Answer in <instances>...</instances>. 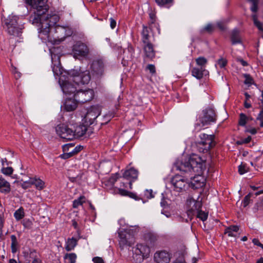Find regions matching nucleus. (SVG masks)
I'll use <instances>...</instances> for the list:
<instances>
[{"mask_svg":"<svg viewBox=\"0 0 263 263\" xmlns=\"http://www.w3.org/2000/svg\"><path fill=\"white\" fill-rule=\"evenodd\" d=\"M0 161L1 162L2 167H4L6 166H9L10 164H12V162L8 161L6 157H4V158L1 157Z\"/></svg>","mask_w":263,"mask_h":263,"instance_id":"864d4df0","label":"nucleus"},{"mask_svg":"<svg viewBox=\"0 0 263 263\" xmlns=\"http://www.w3.org/2000/svg\"><path fill=\"white\" fill-rule=\"evenodd\" d=\"M261 110L257 117V120H259L261 122L263 121V105H260Z\"/></svg>","mask_w":263,"mask_h":263,"instance_id":"bf43d9fd","label":"nucleus"},{"mask_svg":"<svg viewBox=\"0 0 263 263\" xmlns=\"http://www.w3.org/2000/svg\"><path fill=\"white\" fill-rule=\"evenodd\" d=\"M1 172L5 175L10 176L13 172V168L8 166L2 167Z\"/></svg>","mask_w":263,"mask_h":263,"instance_id":"a19ab883","label":"nucleus"},{"mask_svg":"<svg viewBox=\"0 0 263 263\" xmlns=\"http://www.w3.org/2000/svg\"><path fill=\"white\" fill-rule=\"evenodd\" d=\"M196 63L198 67H202L205 69L206 65L207 64V60L203 57H200L197 58L196 60Z\"/></svg>","mask_w":263,"mask_h":263,"instance_id":"4c0bfd02","label":"nucleus"},{"mask_svg":"<svg viewBox=\"0 0 263 263\" xmlns=\"http://www.w3.org/2000/svg\"><path fill=\"white\" fill-rule=\"evenodd\" d=\"M11 243V249L12 253H15L19 248L18 242L15 235H11L10 236Z\"/></svg>","mask_w":263,"mask_h":263,"instance_id":"c85d7f7f","label":"nucleus"},{"mask_svg":"<svg viewBox=\"0 0 263 263\" xmlns=\"http://www.w3.org/2000/svg\"><path fill=\"white\" fill-rule=\"evenodd\" d=\"M251 3V10L253 12H256L258 10V0H248Z\"/></svg>","mask_w":263,"mask_h":263,"instance_id":"a18cd8bd","label":"nucleus"},{"mask_svg":"<svg viewBox=\"0 0 263 263\" xmlns=\"http://www.w3.org/2000/svg\"><path fill=\"white\" fill-rule=\"evenodd\" d=\"M252 18H253V20L255 25L258 28V29L260 31H263L262 24L261 22H260L259 21H258L257 20V15L256 14H253Z\"/></svg>","mask_w":263,"mask_h":263,"instance_id":"c03bdc74","label":"nucleus"},{"mask_svg":"<svg viewBox=\"0 0 263 263\" xmlns=\"http://www.w3.org/2000/svg\"><path fill=\"white\" fill-rule=\"evenodd\" d=\"M171 258V254L166 251H157L154 254V259L157 263H168Z\"/></svg>","mask_w":263,"mask_h":263,"instance_id":"a211bd4d","label":"nucleus"},{"mask_svg":"<svg viewBox=\"0 0 263 263\" xmlns=\"http://www.w3.org/2000/svg\"><path fill=\"white\" fill-rule=\"evenodd\" d=\"M99 115V110L97 108L92 107L88 110L84 118V120L87 124L92 125Z\"/></svg>","mask_w":263,"mask_h":263,"instance_id":"f3484780","label":"nucleus"},{"mask_svg":"<svg viewBox=\"0 0 263 263\" xmlns=\"http://www.w3.org/2000/svg\"><path fill=\"white\" fill-rule=\"evenodd\" d=\"M146 70H148L152 74H155L156 68L155 66L153 64H148L146 67Z\"/></svg>","mask_w":263,"mask_h":263,"instance_id":"6e6d98bb","label":"nucleus"},{"mask_svg":"<svg viewBox=\"0 0 263 263\" xmlns=\"http://www.w3.org/2000/svg\"><path fill=\"white\" fill-rule=\"evenodd\" d=\"M133 251L136 255L141 256L142 259L148 258L151 252L149 247L143 243L137 244Z\"/></svg>","mask_w":263,"mask_h":263,"instance_id":"2eb2a0df","label":"nucleus"},{"mask_svg":"<svg viewBox=\"0 0 263 263\" xmlns=\"http://www.w3.org/2000/svg\"><path fill=\"white\" fill-rule=\"evenodd\" d=\"M199 138L200 140L197 142L196 146L200 153H208L215 145L214 135L201 133L199 135Z\"/></svg>","mask_w":263,"mask_h":263,"instance_id":"39448f33","label":"nucleus"},{"mask_svg":"<svg viewBox=\"0 0 263 263\" xmlns=\"http://www.w3.org/2000/svg\"><path fill=\"white\" fill-rule=\"evenodd\" d=\"M149 16L150 18L149 23H151L152 22H156V14L154 12H151L149 13Z\"/></svg>","mask_w":263,"mask_h":263,"instance_id":"e2e57ef3","label":"nucleus"},{"mask_svg":"<svg viewBox=\"0 0 263 263\" xmlns=\"http://www.w3.org/2000/svg\"><path fill=\"white\" fill-rule=\"evenodd\" d=\"M149 28L153 32V33H156L155 31V29L158 34L160 33V26L156 22H152L151 23H149Z\"/></svg>","mask_w":263,"mask_h":263,"instance_id":"79ce46f5","label":"nucleus"},{"mask_svg":"<svg viewBox=\"0 0 263 263\" xmlns=\"http://www.w3.org/2000/svg\"><path fill=\"white\" fill-rule=\"evenodd\" d=\"M85 197L84 196H80L78 199L73 200L72 203V207L73 208H78L80 205H82L85 202Z\"/></svg>","mask_w":263,"mask_h":263,"instance_id":"c9c22d12","label":"nucleus"},{"mask_svg":"<svg viewBox=\"0 0 263 263\" xmlns=\"http://www.w3.org/2000/svg\"><path fill=\"white\" fill-rule=\"evenodd\" d=\"M135 54V50L131 46H128L123 51V61L124 62L132 61Z\"/></svg>","mask_w":263,"mask_h":263,"instance_id":"4be33fe9","label":"nucleus"},{"mask_svg":"<svg viewBox=\"0 0 263 263\" xmlns=\"http://www.w3.org/2000/svg\"><path fill=\"white\" fill-rule=\"evenodd\" d=\"M82 149V147L81 146H76V147L73 148V149L71 151L72 152V153L73 154V155H74L76 154H77L78 152L81 151Z\"/></svg>","mask_w":263,"mask_h":263,"instance_id":"774afa93","label":"nucleus"},{"mask_svg":"<svg viewBox=\"0 0 263 263\" xmlns=\"http://www.w3.org/2000/svg\"><path fill=\"white\" fill-rule=\"evenodd\" d=\"M251 193H249V194H248L247 195H246L243 201H242V204H243V207H246L249 203L250 202V199L251 198Z\"/></svg>","mask_w":263,"mask_h":263,"instance_id":"5fc2aeb1","label":"nucleus"},{"mask_svg":"<svg viewBox=\"0 0 263 263\" xmlns=\"http://www.w3.org/2000/svg\"><path fill=\"white\" fill-rule=\"evenodd\" d=\"M114 117V114L113 112H109L108 114H106L105 115H104V122L103 123H101V124L102 125V124H106L107 123H108L112 118H113Z\"/></svg>","mask_w":263,"mask_h":263,"instance_id":"3c124183","label":"nucleus"},{"mask_svg":"<svg viewBox=\"0 0 263 263\" xmlns=\"http://www.w3.org/2000/svg\"><path fill=\"white\" fill-rule=\"evenodd\" d=\"M248 171V168L246 166V164L241 163L238 166V172L240 175H242Z\"/></svg>","mask_w":263,"mask_h":263,"instance_id":"8fccbe9b","label":"nucleus"},{"mask_svg":"<svg viewBox=\"0 0 263 263\" xmlns=\"http://www.w3.org/2000/svg\"><path fill=\"white\" fill-rule=\"evenodd\" d=\"M196 213L197 214V217L202 221H204L207 219L208 216V212H205L199 209Z\"/></svg>","mask_w":263,"mask_h":263,"instance_id":"ea45409f","label":"nucleus"},{"mask_svg":"<svg viewBox=\"0 0 263 263\" xmlns=\"http://www.w3.org/2000/svg\"><path fill=\"white\" fill-rule=\"evenodd\" d=\"M72 52L74 57H85L88 55L89 49L85 44L79 41L73 46Z\"/></svg>","mask_w":263,"mask_h":263,"instance_id":"f8f14e48","label":"nucleus"},{"mask_svg":"<svg viewBox=\"0 0 263 263\" xmlns=\"http://www.w3.org/2000/svg\"><path fill=\"white\" fill-rule=\"evenodd\" d=\"M238 230L239 227L237 226H231L226 229L224 233L227 234L229 236L233 237L235 236L234 233L237 232Z\"/></svg>","mask_w":263,"mask_h":263,"instance_id":"72a5a7b5","label":"nucleus"},{"mask_svg":"<svg viewBox=\"0 0 263 263\" xmlns=\"http://www.w3.org/2000/svg\"><path fill=\"white\" fill-rule=\"evenodd\" d=\"M11 191L10 184L3 177H0V192L7 194Z\"/></svg>","mask_w":263,"mask_h":263,"instance_id":"393cba45","label":"nucleus"},{"mask_svg":"<svg viewBox=\"0 0 263 263\" xmlns=\"http://www.w3.org/2000/svg\"><path fill=\"white\" fill-rule=\"evenodd\" d=\"M231 41L232 45H235L241 43L239 32L238 30L234 29L233 30L231 35Z\"/></svg>","mask_w":263,"mask_h":263,"instance_id":"cd10ccee","label":"nucleus"},{"mask_svg":"<svg viewBox=\"0 0 263 263\" xmlns=\"http://www.w3.org/2000/svg\"><path fill=\"white\" fill-rule=\"evenodd\" d=\"M119 237V245L121 250L127 247H131L135 243V238L133 231L130 230H124L118 233Z\"/></svg>","mask_w":263,"mask_h":263,"instance_id":"0eeeda50","label":"nucleus"},{"mask_svg":"<svg viewBox=\"0 0 263 263\" xmlns=\"http://www.w3.org/2000/svg\"><path fill=\"white\" fill-rule=\"evenodd\" d=\"M138 176V171L135 168L132 167L129 170L125 171L123 174V177L125 179L129 180L128 184L129 188L132 189V181L136 180Z\"/></svg>","mask_w":263,"mask_h":263,"instance_id":"aec40b11","label":"nucleus"},{"mask_svg":"<svg viewBox=\"0 0 263 263\" xmlns=\"http://www.w3.org/2000/svg\"><path fill=\"white\" fill-rule=\"evenodd\" d=\"M157 4L161 7L170 8L174 4V0H155Z\"/></svg>","mask_w":263,"mask_h":263,"instance_id":"2f4dec72","label":"nucleus"},{"mask_svg":"<svg viewBox=\"0 0 263 263\" xmlns=\"http://www.w3.org/2000/svg\"><path fill=\"white\" fill-rule=\"evenodd\" d=\"M47 1L48 0H25L26 4L35 10L33 13L29 16V21L32 24L40 25V33H43V29H41V27L42 23L44 22L45 13L49 8Z\"/></svg>","mask_w":263,"mask_h":263,"instance_id":"7ed1b4c3","label":"nucleus"},{"mask_svg":"<svg viewBox=\"0 0 263 263\" xmlns=\"http://www.w3.org/2000/svg\"><path fill=\"white\" fill-rule=\"evenodd\" d=\"M70 124V122L69 124H60L55 127L56 133L61 138L67 141L73 139L72 128L69 127Z\"/></svg>","mask_w":263,"mask_h":263,"instance_id":"6e6552de","label":"nucleus"},{"mask_svg":"<svg viewBox=\"0 0 263 263\" xmlns=\"http://www.w3.org/2000/svg\"><path fill=\"white\" fill-rule=\"evenodd\" d=\"M78 103L74 98H67L64 103V108L67 111H73L77 108Z\"/></svg>","mask_w":263,"mask_h":263,"instance_id":"412c9836","label":"nucleus"},{"mask_svg":"<svg viewBox=\"0 0 263 263\" xmlns=\"http://www.w3.org/2000/svg\"><path fill=\"white\" fill-rule=\"evenodd\" d=\"M110 26L111 29H114L116 26V21L112 18H109Z\"/></svg>","mask_w":263,"mask_h":263,"instance_id":"338daca9","label":"nucleus"},{"mask_svg":"<svg viewBox=\"0 0 263 263\" xmlns=\"http://www.w3.org/2000/svg\"><path fill=\"white\" fill-rule=\"evenodd\" d=\"M12 111L18 122H20V120L25 119L22 108L18 103L14 104V107L12 108Z\"/></svg>","mask_w":263,"mask_h":263,"instance_id":"b1692460","label":"nucleus"},{"mask_svg":"<svg viewBox=\"0 0 263 263\" xmlns=\"http://www.w3.org/2000/svg\"><path fill=\"white\" fill-rule=\"evenodd\" d=\"M60 58L58 57V65H55V64L53 66H52V71L54 74L58 75L59 73H60Z\"/></svg>","mask_w":263,"mask_h":263,"instance_id":"49530a36","label":"nucleus"},{"mask_svg":"<svg viewBox=\"0 0 263 263\" xmlns=\"http://www.w3.org/2000/svg\"><path fill=\"white\" fill-rule=\"evenodd\" d=\"M90 80V76L88 71L80 72L73 69L67 76L61 75L59 83L65 95L73 97L80 84H87Z\"/></svg>","mask_w":263,"mask_h":263,"instance_id":"f03ea898","label":"nucleus"},{"mask_svg":"<svg viewBox=\"0 0 263 263\" xmlns=\"http://www.w3.org/2000/svg\"><path fill=\"white\" fill-rule=\"evenodd\" d=\"M184 177L192 181L190 184L193 189H199L205 185L204 178L200 176L205 169V162L197 155H192L187 161L181 163L178 166Z\"/></svg>","mask_w":263,"mask_h":263,"instance_id":"f257e3e1","label":"nucleus"},{"mask_svg":"<svg viewBox=\"0 0 263 263\" xmlns=\"http://www.w3.org/2000/svg\"><path fill=\"white\" fill-rule=\"evenodd\" d=\"M19 17L16 15H10L7 18L2 17V25L4 29L10 35H17L22 26L18 23Z\"/></svg>","mask_w":263,"mask_h":263,"instance_id":"20e7f679","label":"nucleus"},{"mask_svg":"<svg viewBox=\"0 0 263 263\" xmlns=\"http://www.w3.org/2000/svg\"><path fill=\"white\" fill-rule=\"evenodd\" d=\"M78 239L74 237L68 238L66 241L65 249L67 251H70L74 249L77 246Z\"/></svg>","mask_w":263,"mask_h":263,"instance_id":"bb28decb","label":"nucleus"},{"mask_svg":"<svg viewBox=\"0 0 263 263\" xmlns=\"http://www.w3.org/2000/svg\"><path fill=\"white\" fill-rule=\"evenodd\" d=\"M70 126H73L72 132L74 134L73 139L83 136L87 129V127L86 125L81 124H70Z\"/></svg>","mask_w":263,"mask_h":263,"instance_id":"6ab92c4d","label":"nucleus"},{"mask_svg":"<svg viewBox=\"0 0 263 263\" xmlns=\"http://www.w3.org/2000/svg\"><path fill=\"white\" fill-rule=\"evenodd\" d=\"M25 216V213L24 209L22 207L20 208L15 211L14 213V217L17 221L23 219Z\"/></svg>","mask_w":263,"mask_h":263,"instance_id":"e433bc0d","label":"nucleus"},{"mask_svg":"<svg viewBox=\"0 0 263 263\" xmlns=\"http://www.w3.org/2000/svg\"><path fill=\"white\" fill-rule=\"evenodd\" d=\"M207 72L208 71L203 67H195L191 70L192 75L198 80L202 79Z\"/></svg>","mask_w":263,"mask_h":263,"instance_id":"5701e85b","label":"nucleus"},{"mask_svg":"<svg viewBox=\"0 0 263 263\" xmlns=\"http://www.w3.org/2000/svg\"><path fill=\"white\" fill-rule=\"evenodd\" d=\"M150 38L148 28L145 26H143V29L141 32V41L143 44L152 43Z\"/></svg>","mask_w":263,"mask_h":263,"instance_id":"a878e982","label":"nucleus"},{"mask_svg":"<svg viewBox=\"0 0 263 263\" xmlns=\"http://www.w3.org/2000/svg\"><path fill=\"white\" fill-rule=\"evenodd\" d=\"M64 258L66 263H75L77 259V255L74 253H67L65 255Z\"/></svg>","mask_w":263,"mask_h":263,"instance_id":"f704fd0d","label":"nucleus"},{"mask_svg":"<svg viewBox=\"0 0 263 263\" xmlns=\"http://www.w3.org/2000/svg\"><path fill=\"white\" fill-rule=\"evenodd\" d=\"M144 51V60L153 61L156 57V51L154 49V46L152 43L143 45Z\"/></svg>","mask_w":263,"mask_h":263,"instance_id":"dca6fc26","label":"nucleus"},{"mask_svg":"<svg viewBox=\"0 0 263 263\" xmlns=\"http://www.w3.org/2000/svg\"><path fill=\"white\" fill-rule=\"evenodd\" d=\"M202 205V204L201 200H195L192 197H190L186 201L187 214H194L197 211L201 208Z\"/></svg>","mask_w":263,"mask_h":263,"instance_id":"4468645a","label":"nucleus"},{"mask_svg":"<svg viewBox=\"0 0 263 263\" xmlns=\"http://www.w3.org/2000/svg\"><path fill=\"white\" fill-rule=\"evenodd\" d=\"M32 185H35L38 190H42L45 187V182L40 178L36 177L32 178Z\"/></svg>","mask_w":263,"mask_h":263,"instance_id":"c756f323","label":"nucleus"},{"mask_svg":"<svg viewBox=\"0 0 263 263\" xmlns=\"http://www.w3.org/2000/svg\"><path fill=\"white\" fill-rule=\"evenodd\" d=\"M94 96L93 90L88 89L83 90L78 87L77 90L72 97L74 98L76 101L80 103H84L91 101Z\"/></svg>","mask_w":263,"mask_h":263,"instance_id":"1a4fd4ad","label":"nucleus"},{"mask_svg":"<svg viewBox=\"0 0 263 263\" xmlns=\"http://www.w3.org/2000/svg\"><path fill=\"white\" fill-rule=\"evenodd\" d=\"M72 152L70 151L68 153H65L60 156V157L63 159H67L73 156Z\"/></svg>","mask_w":263,"mask_h":263,"instance_id":"13d9d810","label":"nucleus"},{"mask_svg":"<svg viewBox=\"0 0 263 263\" xmlns=\"http://www.w3.org/2000/svg\"><path fill=\"white\" fill-rule=\"evenodd\" d=\"M247 117L243 113H241L239 116V125L243 126L247 123Z\"/></svg>","mask_w":263,"mask_h":263,"instance_id":"de8ad7c7","label":"nucleus"},{"mask_svg":"<svg viewBox=\"0 0 263 263\" xmlns=\"http://www.w3.org/2000/svg\"><path fill=\"white\" fill-rule=\"evenodd\" d=\"M105 65L102 59L94 60L91 65L92 72L98 76H102L105 71Z\"/></svg>","mask_w":263,"mask_h":263,"instance_id":"ddd939ff","label":"nucleus"},{"mask_svg":"<svg viewBox=\"0 0 263 263\" xmlns=\"http://www.w3.org/2000/svg\"><path fill=\"white\" fill-rule=\"evenodd\" d=\"M199 121L203 126L210 125L216 122L217 116L215 110L208 107L202 110L198 118Z\"/></svg>","mask_w":263,"mask_h":263,"instance_id":"423d86ee","label":"nucleus"},{"mask_svg":"<svg viewBox=\"0 0 263 263\" xmlns=\"http://www.w3.org/2000/svg\"><path fill=\"white\" fill-rule=\"evenodd\" d=\"M12 72L14 75V77L16 79H18L21 77V73L17 70L16 68L15 67H12Z\"/></svg>","mask_w":263,"mask_h":263,"instance_id":"052dcab7","label":"nucleus"},{"mask_svg":"<svg viewBox=\"0 0 263 263\" xmlns=\"http://www.w3.org/2000/svg\"><path fill=\"white\" fill-rule=\"evenodd\" d=\"M59 20V16L56 14L45 15L44 22H43L41 29H43V34L47 35L50 31V27L54 25Z\"/></svg>","mask_w":263,"mask_h":263,"instance_id":"9b49d317","label":"nucleus"},{"mask_svg":"<svg viewBox=\"0 0 263 263\" xmlns=\"http://www.w3.org/2000/svg\"><path fill=\"white\" fill-rule=\"evenodd\" d=\"M92 261L94 263H104L102 258L100 257H95L92 258Z\"/></svg>","mask_w":263,"mask_h":263,"instance_id":"0e129e2a","label":"nucleus"},{"mask_svg":"<svg viewBox=\"0 0 263 263\" xmlns=\"http://www.w3.org/2000/svg\"><path fill=\"white\" fill-rule=\"evenodd\" d=\"M183 177L184 176L182 177L180 175H175L172 178L171 183L176 192H181L185 190L190 186L189 183Z\"/></svg>","mask_w":263,"mask_h":263,"instance_id":"9d476101","label":"nucleus"},{"mask_svg":"<svg viewBox=\"0 0 263 263\" xmlns=\"http://www.w3.org/2000/svg\"><path fill=\"white\" fill-rule=\"evenodd\" d=\"M216 25L217 27H218L221 30H224L226 29V26L222 22H218L216 23Z\"/></svg>","mask_w":263,"mask_h":263,"instance_id":"69168bd1","label":"nucleus"},{"mask_svg":"<svg viewBox=\"0 0 263 263\" xmlns=\"http://www.w3.org/2000/svg\"><path fill=\"white\" fill-rule=\"evenodd\" d=\"M214 30V26L212 24H208L203 29V31H206L209 33L212 32Z\"/></svg>","mask_w":263,"mask_h":263,"instance_id":"603ef678","label":"nucleus"},{"mask_svg":"<svg viewBox=\"0 0 263 263\" xmlns=\"http://www.w3.org/2000/svg\"><path fill=\"white\" fill-rule=\"evenodd\" d=\"M118 193L122 196H127L128 195L129 192L127 191L122 189H118Z\"/></svg>","mask_w":263,"mask_h":263,"instance_id":"680f3d73","label":"nucleus"},{"mask_svg":"<svg viewBox=\"0 0 263 263\" xmlns=\"http://www.w3.org/2000/svg\"><path fill=\"white\" fill-rule=\"evenodd\" d=\"M227 64V60L225 59L221 58L218 61V64L220 68L224 67Z\"/></svg>","mask_w":263,"mask_h":263,"instance_id":"4d7b16f0","label":"nucleus"},{"mask_svg":"<svg viewBox=\"0 0 263 263\" xmlns=\"http://www.w3.org/2000/svg\"><path fill=\"white\" fill-rule=\"evenodd\" d=\"M118 175L117 174H112L107 180L104 181L105 185L108 187H112L117 181Z\"/></svg>","mask_w":263,"mask_h":263,"instance_id":"473e14b6","label":"nucleus"},{"mask_svg":"<svg viewBox=\"0 0 263 263\" xmlns=\"http://www.w3.org/2000/svg\"><path fill=\"white\" fill-rule=\"evenodd\" d=\"M32 185V178H30L27 181H24L21 184V186L24 189H27L30 187Z\"/></svg>","mask_w":263,"mask_h":263,"instance_id":"09e8293b","label":"nucleus"},{"mask_svg":"<svg viewBox=\"0 0 263 263\" xmlns=\"http://www.w3.org/2000/svg\"><path fill=\"white\" fill-rule=\"evenodd\" d=\"M39 256L38 253L34 250H30L29 252L27 253V255L26 256V258L27 260L30 262L31 260Z\"/></svg>","mask_w":263,"mask_h":263,"instance_id":"58836bf2","label":"nucleus"},{"mask_svg":"<svg viewBox=\"0 0 263 263\" xmlns=\"http://www.w3.org/2000/svg\"><path fill=\"white\" fill-rule=\"evenodd\" d=\"M186 254V252L185 249L177 252L176 253L177 257L173 263H186L184 259V256Z\"/></svg>","mask_w":263,"mask_h":263,"instance_id":"7c9ffc66","label":"nucleus"},{"mask_svg":"<svg viewBox=\"0 0 263 263\" xmlns=\"http://www.w3.org/2000/svg\"><path fill=\"white\" fill-rule=\"evenodd\" d=\"M22 223L25 229H30L32 228L33 222L30 219H24Z\"/></svg>","mask_w":263,"mask_h":263,"instance_id":"37998d69","label":"nucleus"}]
</instances>
